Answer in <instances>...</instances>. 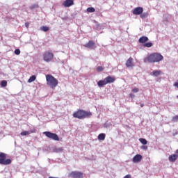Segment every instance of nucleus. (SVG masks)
<instances>
[{
  "mask_svg": "<svg viewBox=\"0 0 178 178\" xmlns=\"http://www.w3.org/2000/svg\"><path fill=\"white\" fill-rule=\"evenodd\" d=\"M161 60H163V56L159 53H153L147 57L149 63H155L156 62H161Z\"/></svg>",
  "mask_w": 178,
  "mask_h": 178,
  "instance_id": "f257e3e1",
  "label": "nucleus"
},
{
  "mask_svg": "<svg viewBox=\"0 0 178 178\" xmlns=\"http://www.w3.org/2000/svg\"><path fill=\"white\" fill-rule=\"evenodd\" d=\"M73 116L76 119H86V118H90V116H92V113L84 110H79L73 114Z\"/></svg>",
  "mask_w": 178,
  "mask_h": 178,
  "instance_id": "f03ea898",
  "label": "nucleus"
},
{
  "mask_svg": "<svg viewBox=\"0 0 178 178\" xmlns=\"http://www.w3.org/2000/svg\"><path fill=\"white\" fill-rule=\"evenodd\" d=\"M46 80L47 86H49L51 88H55V87L58 86V80L51 74H47L46 76Z\"/></svg>",
  "mask_w": 178,
  "mask_h": 178,
  "instance_id": "7ed1b4c3",
  "label": "nucleus"
},
{
  "mask_svg": "<svg viewBox=\"0 0 178 178\" xmlns=\"http://www.w3.org/2000/svg\"><path fill=\"white\" fill-rule=\"evenodd\" d=\"M116 79L115 77H112L111 76H108L104 80H100L97 82L98 87H103L104 86H106V84H111V83H115Z\"/></svg>",
  "mask_w": 178,
  "mask_h": 178,
  "instance_id": "20e7f679",
  "label": "nucleus"
},
{
  "mask_svg": "<svg viewBox=\"0 0 178 178\" xmlns=\"http://www.w3.org/2000/svg\"><path fill=\"white\" fill-rule=\"evenodd\" d=\"M12 160L10 159H6V154L0 152V165H10Z\"/></svg>",
  "mask_w": 178,
  "mask_h": 178,
  "instance_id": "39448f33",
  "label": "nucleus"
},
{
  "mask_svg": "<svg viewBox=\"0 0 178 178\" xmlns=\"http://www.w3.org/2000/svg\"><path fill=\"white\" fill-rule=\"evenodd\" d=\"M43 134L46 136L48 138H51V140H54V141H59V136L58 134L52 133L51 131H44Z\"/></svg>",
  "mask_w": 178,
  "mask_h": 178,
  "instance_id": "423d86ee",
  "label": "nucleus"
},
{
  "mask_svg": "<svg viewBox=\"0 0 178 178\" xmlns=\"http://www.w3.org/2000/svg\"><path fill=\"white\" fill-rule=\"evenodd\" d=\"M43 59L44 62H51L54 59V54L51 51H46L43 54Z\"/></svg>",
  "mask_w": 178,
  "mask_h": 178,
  "instance_id": "0eeeda50",
  "label": "nucleus"
},
{
  "mask_svg": "<svg viewBox=\"0 0 178 178\" xmlns=\"http://www.w3.org/2000/svg\"><path fill=\"white\" fill-rule=\"evenodd\" d=\"M70 177L73 178H83V172L79 171H72Z\"/></svg>",
  "mask_w": 178,
  "mask_h": 178,
  "instance_id": "6e6552de",
  "label": "nucleus"
},
{
  "mask_svg": "<svg viewBox=\"0 0 178 178\" xmlns=\"http://www.w3.org/2000/svg\"><path fill=\"white\" fill-rule=\"evenodd\" d=\"M63 6L65 8H70V6H73L74 5V0H65L62 3Z\"/></svg>",
  "mask_w": 178,
  "mask_h": 178,
  "instance_id": "1a4fd4ad",
  "label": "nucleus"
},
{
  "mask_svg": "<svg viewBox=\"0 0 178 178\" xmlns=\"http://www.w3.org/2000/svg\"><path fill=\"white\" fill-rule=\"evenodd\" d=\"M141 159H143V156L141 154H136L134 156L132 161L134 163H138V162H141Z\"/></svg>",
  "mask_w": 178,
  "mask_h": 178,
  "instance_id": "9d476101",
  "label": "nucleus"
},
{
  "mask_svg": "<svg viewBox=\"0 0 178 178\" xmlns=\"http://www.w3.org/2000/svg\"><path fill=\"white\" fill-rule=\"evenodd\" d=\"M144 12V9L142 7H137L134 9L133 14L134 15H141Z\"/></svg>",
  "mask_w": 178,
  "mask_h": 178,
  "instance_id": "9b49d317",
  "label": "nucleus"
},
{
  "mask_svg": "<svg viewBox=\"0 0 178 178\" xmlns=\"http://www.w3.org/2000/svg\"><path fill=\"white\" fill-rule=\"evenodd\" d=\"M95 45V42L92 40H90L88 43L84 44L85 48H88L89 49H92Z\"/></svg>",
  "mask_w": 178,
  "mask_h": 178,
  "instance_id": "f8f14e48",
  "label": "nucleus"
},
{
  "mask_svg": "<svg viewBox=\"0 0 178 178\" xmlns=\"http://www.w3.org/2000/svg\"><path fill=\"white\" fill-rule=\"evenodd\" d=\"M140 44H145L147 41H149V39L147 36H142L138 40Z\"/></svg>",
  "mask_w": 178,
  "mask_h": 178,
  "instance_id": "ddd939ff",
  "label": "nucleus"
},
{
  "mask_svg": "<svg viewBox=\"0 0 178 178\" xmlns=\"http://www.w3.org/2000/svg\"><path fill=\"white\" fill-rule=\"evenodd\" d=\"M127 67H133L134 65L133 64V58L130 57L126 62Z\"/></svg>",
  "mask_w": 178,
  "mask_h": 178,
  "instance_id": "4468645a",
  "label": "nucleus"
},
{
  "mask_svg": "<svg viewBox=\"0 0 178 178\" xmlns=\"http://www.w3.org/2000/svg\"><path fill=\"white\" fill-rule=\"evenodd\" d=\"M178 155L177 154H172L169 156V161L170 162H176V159H177Z\"/></svg>",
  "mask_w": 178,
  "mask_h": 178,
  "instance_id": "2eb2a0df",
  "label": "nucleus"
},
{
  "mask_svg": "<svg viewBox=\"0 0 178 178\" xmlns=\"http://www.w3.org/2000/svg\"><path fill=\"white\" fill-rule=\"evenodd\" d=\"M53 152H56V154L59 152H63V147H54L53 148Z\"/></svg>",
  "mask_w": 178,
  "mask_h": 178,
  "instance_id": "dca6fc26",
  "label": "nucleus"
},
{
  "mask_svg": "<svg viewBox=\"0 0 178 178\" xmlns=\"http://www.w3.org/2000/svg\"><path fill=\"white\" fill-rule=\"evenodd\" d=\"M151 76H154V77H158L159 74H161V71L159 70H154L152 72H151Z\"/></svg>",
  "mask_w": 178,
  "mask_h": 178,
  "instance_id": "f3484780",
  "label": "nucleus"
},
{
  "mask_svg": "<svg viewBox=\"0 0 178 178\" xmlns=\"http://www.w3.org/2000/svg\"><path fill=\"white\" fill-rule=\"evenodd\" d=\"M112 122H106L103 127H104V129H111V127H112Z\"/></svg>",
  "mask_w": 178,
  "mask_h": 178,
  "instance_id": "a211bd4d",
  "label": "nucleus"
},
{
  "mask_svg": "<svg viewBox=\"0 0 178 178\" xmlns=\"http://www.w3.org/2000/svg\"><path fill=\"white\" fill-rule=\"evenodd\" d=\"M41 31H44V33H47V31H49V27L47 26H42L40 28Z\"/></svg>",
  "mask_w": 178,
  "mask_h": 178,
  "instance_id": "6ab92c4d",
  "label": "nucleus"
},
{
  "mask_svg": "<svg viewBox=\"0 0 178 178\" xmlns=\"http://www.w3.org/2000/svg\"><path fill=\"white\" fill-rule=\"evenodd\" d=\"M31 133H34V131H31V132L29 131H24L21 132L20 134H21V136H30Z\"/></svg>",
  "mask_w": 178,
  "mask_h": 178,
  "instance_id": "aec40b11",
  "label": "nucleus"
},
{
  "mask_svg": "<svg viewBox=\"0 0 178 178\" xmlns=\"http://www.w3.org/2000/svg\"><path fill=\"white\" fill-rule=\"evenodd\" d=\"M106 135L105 134H100L98 136V140H101L102 141H104L105 140V137Z\"/></svg>",
  "mask_w": 178,
  "mask_h": 178,
  "instance_id": "412c9836",
  "label": "nucleus"
},
{
  "mask_svg": "<svg viewBox=\"0 0 178 178\" xmlns=\"http://www.w3.org/2000/svg\"><path fill=\"white\" fill-rule=\"evenodd\" d=\"M37 77L35 76V75H32L28 80V83H33V81H35Z\"/></svg>",
  "mask_w": 178,
  "mask_h": 178,
  "instance_id": "4be33fe9",
  "label": "nucleus"
},
{
  "mask_svg": "<svg viewBox=\"0 0 178 178\" xmlns=\"http://www.w3.org/2000/svg\"><path fill=\"white\" fill-rule=\"evenodd\" d=\"M140 143H141V144H143V145H147L148 141H147V139L145 138H140L139 139Z\"/></svg>",
  "mask_w": 178,
  "mask_h": 178,
  "instance_id": "5701e85b",
  "label": "nucleus"
},
{
  "mask_svg": "<svg viewBox=\"0 0 178 178\" xmlns=\"http://www.w3.org/2000/svg\"><path fill=\"white\" fill-rule=\"evenodd\" d=\"M153 44L151 42H146L143 44V47H145V48H151L152 47Z\"/></svg>",
  "mask_w": 178,
  "mask_h": 178,
  "instance_id": "b1692460",
  "label": "nucleus"
},
{
  "mask_svg": "<svg viewBox=\"0 0 178 178\" xmlns=\"http://www.w3.org/2000/svg\"><path fill=\"white\" fill-rule=\"evenodd\" d=\"M87 12L89 13H94V12H95V8H94V7H89L87 8Z\"/></svg>",
  "mask_w": 178,
  "mask_h": 178,
  "instance_id": "393cba45",
  "label": "nucleus"
},
{
  "mask_svg": "<svg viewBox=\"0 0 178 178\" xmlns=\"http://www.w3.org/2000/svg\"><path fill=\"white\" fill-rule=\"evenodd\" d=\"M140 17H141V19H145V18L148 17V13H142L140 14Z\"/></svg>",
  "mask_w": 178,
  "mask_h": 178,
  "instance_id": "a878e982",
  "label": "nucleus"
},
{
  "mask_svg": "<svg viewBox=\"0 0 178 178\" xmlns=\"http://www.w3.org/2000/svg\"><path fill=\"white\" fill-rule=\"evenodd\" d=\"M1 87H6L8 86V82L5 80L1 81Z\"/></svg>",
  "mask_w": 178,
  "mask_h": 178,
  "instance_id": "bb28decb",
  "label": "nucleus"
},
{
  "mask_svg": "<svg viewBox=\"0 0 178 178\" xmlns=\"http://www.w3.org/2000/svg\"><path fill=\"white\" fill-rule=\"evenodd\" d=\"M172 122H173V123H177V122H178V115L174 116L172 119Z\"/></svg>",
  "mask_w": 178,
  "mask_h": 178,
  "instance_id": "cd10ccee",
  "label": "nucleus"
},
{
  "mask_svg": "<svg viewBox=\"0 0 178 178\" xmlns=\"http://www.w3.org/2000/svg\"><path fill=\"white\" fill-rule=\"evenodd\" d=\"M97 72H104V67L102 66H98L96 68Z\"/></svg>",
  "mask_w": 178,
  "mask_h": 178,
  "instance_id": "c85d7f7f",
  "label": "nucleus"
},
{
  "mask_svg": "<svg viewBox=\"0 0 178 178\" xmlns=\"http://www.w3.org/2000/svg\"><path fill=\"white\" fill-rule=\"evenodd\" d=\"M94 22H95V23H96V27H97V29H99V30H101V29H102V28L101 27V24H98V22H97V21H94Z\"/></svg>",
  "mask_w": 178,
  "mask_h": 178,
  "instance_id": "c756f323",
  "label": "nucleus"
},
{
  "mask_svg": "<svg viewBox=\"0 0 178 178\" xmlns=\"http://www.w3.org/2000/svg\"><path fill=\"white\" fill-rule=\"evenodd\" d=\"M14 54L15 55H20V49H16L14 51Z\"/></svg>",
  "mask_w": 178,
  "mask_h": 178,
  "instance_id": "7c9ffc66",
  "label": "nucleus"
},
{
  "mask_svg": "<svg viewBox=\"0 0 178 178\" xmlns=\"http://www.w3.org/2000/svg\"><path fill=\"white\" fill-rule=\"evenodd\" d=\"M37 8H38L37 4H33L31 6V9H37Z\"/></svg>",
  "mask_w": 178,
  "mask_h": 178,
  "instance_id": "2f4dec72",
  "label": "nucleus"
},
{
  "mask_svg": "<svg viewBox=\"0 0 178 178\" xmlns=\"http://www.w3.org/2000/svg\"><path fill=\"white\" fill-rule=\"evenodd\" d=\"M141 149H144L146 151V149H148V146H146L145 145L141 147Z\"/></svg>",
  "mask_w": 178,
  "mask_h": 178,
  "instance_id": "473e14b6",
  "label": "nucleus"
},
{
  "mask_svg": "<svg viewBox=\"0 0 178 178\" xmlns=\"http://www.w3.org/2000/svg\"><path fill=\"white\" fill-rule=\"evenodd\" d=\"M133 92H138L139 91V89L137 88H134L133 90H132Z\"/></svg>",
  "mask_w": 178,
  "mask_h": 178,
  "instance_id": "72a5a7b5",
  "label": "nucleus"
},
{
  "mask_svg": "<svg viewBox=\"0 0 178 178\" xmlns=\"http://www.w3.org/2000/svg\"><path fill=\"white\" fill-rule=\"evenodd\" d=\"M129 95H130V98H132V99L136 97V95L133 93H131Z\"/></svg>",
  "mask_w": 178,
  "mask_h": 178,
  "instance_id": "f704fd0d",
  "label": "nucleus"
},
{
  "mask_svg": "<svg viewBox=\"0 0 178 178\" xmlns=\"http://www.w3.org/2000/svg\"><path fill=\"white\" fill-rule=\"evenodd\" d=\"M174 87H176L177 88H178V81L174 83Z\"/></svg>",
  "mask_w": 178,
  "mask_h": 178,
  "instance_id": "c9c22d12",
  "label": "nucleus"
},
{
  "mask_svg": "<svg viewBox=\"0 0 178 178\" xmlns=\"http://www.w3.org/2000/svg\"><path fill=\"white\" fill-rule=\"evenodd\" d=\"M124 178H131V175H127L124 177Z\"/></svg>",
  "mask_w": 178,
  "mask_h": 178,
  "instance_id": "e433bc0d",
  "label": "nucleus"
},
{
  "mask_svg": "<svg viewBox=\"0 0 178 178\" xmlns=\"http://www.w3.org/2000/svg\"><path fill=\"white\" fill-rule=\"evenodd\" d=\"M29 24L28 22H26L25 23V27H29Z\"/></svg>",
  "mask_w": 178,
  "mask_h": 178,
  "instance_id": "4c0bfd02",
  "label": "nucleus"
},
{
  "mask_svg": "<svg viewBox=\"0 0 178 178\" xmlns=\"http://www.w3.org/2000/svg\"><path fill=\"white\" fill-rule=\"evenodd\" d=\"M140 107L141 108L144 107V104H140Z\"/></svg>",
  "mask_w": 178,
  "mask_h": 178,
  "instance_id": "58836bf2",
  "label": "nucleus"
},
{
  "mask_svg": "<svg viewBox=\"0 0 178 178\" xmlns=\"http://www.w3.org/2000/svg\"><path fill=\"white\" fill-rule=\"evenodd\" d=\"M176 154H178V149L176 150Z\"/></svg>",
  "mask_w": 178,
  "mask_h": 178,
  "instance_id": "ea45409f",
  "label": "nucleus"
},
{
  "mask_svg": "<svg viewBox=\"0 0 178 178\" xmlns=\"http://www.w3.org/2000/svg\"><path fill=\"white\" fill-rule=\"evenodd\" d=\"M176 134H173V136L175 137V136H176Z\"/></svg>",
  "mask_w": 178,
  "mask_h": 178,
  "instance_id": "a19ab883",
  "label": "nucleus"
}]
</instances>
